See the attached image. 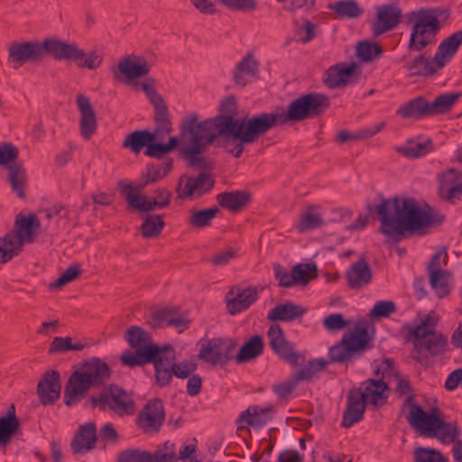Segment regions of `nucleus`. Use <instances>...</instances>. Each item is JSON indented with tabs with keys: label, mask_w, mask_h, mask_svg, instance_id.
Masks as SVG:
<instances>
[{
	"label": "nucleus",
	"mask_w": 462,
	"mask_h": 462,
	"mask_svg": "<svg viewBox=\"0 0 462 462\" xmlns=\"http://www.w3.org/2000/svg\"><path fill=\"white\" fill-rule=\"evenodd\" d=\"M46 55L56 60L75 62L80 69H97L103 61L97 51H92L87 54L76 42H63L57 38H45L42 42H14L8 48L7 60L13 69H17L26 62H40Z\"/></svg>",
	"instance_id": "f257e3e1"
},
{
	"label": "nucleus",
	"mask_w": 462,
	"mask_h": 462,
	"mask_svg": "<svg viewBox=\"0 0 462 462\" xmlns=\"http://www.w3.org/2000/svg\"><path fill=\"white\" fill-rule=\"evenodd\" d=\"M367 214L359 215L346 228L364 229L369 218L377 220L381 226L379 232L389 238L392 245L397 244L404 236V197L385 198L383 193L376 195L373 202L365 204Z\"/></svg>",
	"instance_id": "f03ea898"
},
{
	"label": "nucleus",
	"mask_w": 462,
	"mask_h": 462,
	"mask_svg": "<svg viewBox=\"0 0 462 462\" xmlns=\"http://www.w3.org/2000/svg\"><path fill=\"white\" fill-rule=\"evenodd\" d=\"M406 407L409 408L406 419L420 436L436 438L442 443L455 442L460 436L459 429L445 420L444 413L439 407L434 406L426 411L415 402L413 389L407 380Z\"/></svg>",
	"instance_id": "7ed1b4c3"
},
{
	"label": "nucleus",
	"mask_w": 462,
	"mask_h": 462,
	"mask_svg": "<svg viewBox=\"0 0 462 462\" xmlns=\"http://www.w3.org/2000/svg\"><path fill=\"white\" fill-rule=\"evenodd\" d=\"M64 390V403L76 405L90 388L100 387L111 376L109 365L98 357L83 360L74 365Z\"/></svg>",
	"instance_id": "20e7f679"
},
{
	"label": "nucleus",
	"mask_w": 462,
	"mask_h": 462,
	"mask_svg": "<svg viewBox=\"0 0 462 462\" xmlns=\"http://www.w3.org/2000/svg\"><path fill=\"white\" fill-rule=\"evenodd\" d=\"M375 328L365 319H357L352 330L328 348V360L335 364H354L365 352L374 348Z\"/></svg>",
	"instance_id": "39448f33"
},
{
	"label": "nucleus",
	"mask_w": 462,
	"mask_h": 462,
	"mask_svg": "<svg viewBox=\"0 0 462 462\" xmlns=\"http://www.w3.org/2000/svg\"><path fill=\"white\" fill-rule=\"evenodd\" d=\"M449 16V8L429 7L410 12L407 20L412 23L410 35L411 51H420L432 46L440 30L439 18L447 20Z\"/></svg>",
	"instance_id": "423d86ee"
},
{
	"label": "nucleus",
	"mask_w": 462,
	"mask_h": 462,
	"mask_svg": "<svg viewBox=\"0 0 462 462\" xmlns=\"http://www.w3.org/2000/svg\"><path fill=\"white\" fill-rule=\"evenodd\" d=\"M437 319L434 316L427 314L420 319V324L413 328L406 325L409 328L406 334V341L412 339L413 349L411 356L419 362L427 359L429 356H435L441 354L448 346L447 337L434 330Z\"/></svg>",
	"instance_id": "0eeeda50"
},
{
	"label": "nucleus",
	"mask_w": 462,
	"mask_h": 462,
	"mask_svg": "<svg viewBox=\"0 0 462 462\" xmlns=\"http://www.w3.org/2000/svg\"><path fill=\"white\" fill-rule=\"evenodd\" d=\"M125 339L135 349V352L125 351L121 356L122 364L129 367L152 364L163 350L171 349L168 344L160 346L153 343L150 333L138 326H130L125 331Z\"/></svg>",
	"instance_id": "6e6552de"
},
{
	"label": "nucleus",
	"mask_w": 462,
	"mask_h": 462,
	"mask_svg": "<svg viewBox=\"0 0 462 462\" xmlns=\"http://www.w3.org/2000/svg\"><path fill=\"white\" fill-rule=\"evenodd\" d=\"M330 106L329 97L318 92H310L292 100L286 111L280 113L283 125L314 119L322 116Z\"/></svg>",
	"instance_id": "1a4fd4ad"
},
{
	"label": "nucleus",
	"mask_w": 462,
	"mask_h": 462,
	"mask_svg": "<svg viewBox=\"0 0 462 462\" xmlns=\"http://www.w3.org/2000/svg\"><path fill=\"white\" fill-rule=\"evenodd\" d=\"M84 406L97 408L102 411H109L119 417L133 415L135 411V402L131 395L114 383L105 387L99 395L90 396Z\"/></svg>",
	"instance_id": "9d476101"
},
{
	"label": "nucleus",
	"mask_w": 462,
	"mask_h": 462,
	"mask_svg": "<svg viewBox=\"0 0 462 462\" xmlns=\"http://www.w3.org/2000/svg\"><path fill=\"white\" fill-rule=\"evenodd\" d=\"M283 125L280 113H259L252 116H245L237 121L229 120L228 126L236 131V135L247 142L255 143L270 129Z\"/></svg>",
	"instance_id": "9b49d317"
},
{
	"label": "nucleus",
	"mask_w": 462,
	"mask_h": 462,
	"mask_svg": "<svg viewBox=\"0 0 462 462\" xmlns=\"http://www.w3.org/2000/svg\"><path fill=\"white\" fill-rule=\"evenodd\" d=\"M444 220L445 216L433 212L428 204L422 208L413 198H406V235L426 236L430 228L439 226Z\"/></svg>",
	"instance_id": "f8f14e48"
},
{
	"label": "nucleus",
	"mask_w": 462,
	"mask_h": 462,
	"mask_svg": "<svg viewBox=\"0 0 462 462\" xmlns=\"http://www.w3.org/2000/svg\"><path fill=\"white\" fill-rule=\"evenodd\" d=\"M168 346L171 349L163 350V353L152 363L155 382L160 388L170 385L173 375L180 379H186L196 369V365L189 366L186 362L176 363L175 350L171 345L168 344Z\"/></svg>",
	"instance_id": "ddd939ff"
},
{
	"label": "nucleus",
	"mask_w": 462,
	"mask_h": 462,
	"mask_svg": "<svg viewBox=\"0 0 462 462\" xmlns=\"http://www.w3.org/2000/svg\"><path fill=\"white\" fill-rule=\"evenodd\" d=\"M19 150L12 143L0 144V165H8L9 181L13 191L21 199L25 198L24 184L26 181L25 170L22 164L15 162L18 158Z\"/></svg>",
	"instance_id": "4468645a"
},
{
	"label": "nucleus",
	"mask_w": 462,
	"mask_h": 462,
	"mask_svg": "<svg viewBox=\"0 0 462 462\" xmlns=\"http://www.w3.org/2000/svg\"><path fill=\"white\" fill-rule=\"evenodd\" d=\"M177 454L175 445L170 441H165L159 445L152 453L143 450L139 448H128L116 455V462H175Z\"/></svg>",
	"instance_id": "2eb2a0df"
},
{
	"label": "nucleus",
	"mask_w": 462,
	"mask_h": 462,
	"mask_svg": "<svg viewBox=\"0 0 462 462\" xmlns=\"http://www.w3.org/2000/svg\"><path fill=\"white\" fill-rule=\"evenodd\" d=\"M272 350L280 359L291 366H298L305 360L304 355L294 351L293 346L286 339L283 329L277 324H272L267 331Z\"/></svg>",
	"instance_id": "dca6fc26"
},
{
	"label": "nucleus",
	"mask_w": 462,
	"mask_h": 462,
	"mask_svg": "<svg viewBox=\"0 0 462 462\" xmlns=\"http://www.w3.org/2000/svg\"><path fill=\"white\" fill-rule=\"evenodd\" d=\"M165 420L163 402L160 398L150 400L136 417V426L145 434L157 433Z\"/></svg>",
	"instance_id": "f3484780"
},
{
	"label": "nucleus",
	"mask_w": 462,
	"mask_h": 462,
	"mask_svg": "<svg viewBox=\"0 0 462 462\" xmlns=\"http://www.w3.org/2000/svg\"><path fill=\"white\" fill-rule=\"evenodd\" d=\"M117 185L121 188V193L125 196L128 205L143 212V214H151V211L165 208L170 205L168 198L166 200H159L154 197L149 199L145 195H139L142 190H139V188H135L132 183L124 184V181L120 180Z\"/></svg>",
	"instance_id": "a211bd4d"
},
{
	"label": "nucleus",
	"mask_w": 462,
	"mask_h": 462,
	"mask_svg": "<svg viewBox=\"0 0 462 462\" xmlns=\"http://www.w3.org/2000/svg\"><path fill=\"white\" fill-rule=\"evenodd\" d=\"M356 393L363 397L362 400L368 405L379 408L386 403L390 386L388 381L383 379L369 378L364 381L360 387L353 388Z\"/></svg>",
	"instance_id": "6ab92c4d"
},
{
	"label": "nucleus",
	"mask_w": 462,
	"mask_h": 462,
	"mask_svg": "<svg viewBox=\"0 0 462 462\" xmlns=\"http://www.w3.org/2000/svg\"><path fill=\"white\" fill-rule=\"evenodd\" d=\"M357 69L356 62L337 63L324 72L323 82L328 88H341L348 83L356 82L360 75V70L356 72Z\"/></svg>",
	"instance_id": "aec40b11"
},
{
	"label": "nucleus",
	"mask_w": 462,
	"mask_h": 462,
	"mask_svg": "<svg viewBox=\"0 0 462 462\" xmlns=\"http://www.w3.org/2000/svg\"><path fill=\"white\" fill-rule=\"evenodd\" d=\"M375 9L376 15L371 25L374 38L396 27L402 17L401 8L393 4L377 5Z\"/></svg>",
	"instance_id": "412c9836"
},
{
	"label": "nucleus",
	"mask_w": 462,
	"mask_h": 462,
	"mask_svg": "<svg viewBox=\"0 0 462 462\" xmlns=\"http://www.w3.org/2000/svg\"><path fill=\"white\" fill-rule=\"evenodd\" d=\"M420 51H411L410 42L407 46L406 59L409 60L406 68L411 76L430 77L436 74V69L433 68L431 61V53L430 48Z\"/></svg>",
	"instance_id": "4be33fe9"
},
{
	"label": "nucleus",
	"mask_w": 462,
	"mask_h": 462,
	"mask_svg": "<svg viewBox=\"0 0 462 462\" xmlns=\"http://www.w3.org/2000/svg\"><path fill=\"white\" fill-rule=\"evenodd\" d=\"M60 374L56 370H48L42 375L37 385V393L43 405L55 403L60 397Z\"/></svg>",
	"instance_id": "5701e85b"
},
{
	"label": "nucleus",
	"mask_w": 462,
	"mask_h": 462,
	"mask_svg": "<svg viewBox=\"0 0 462 462\" xmlns=\"http://www.w3.org/2000/svg\"><path fill=\"white\" fill-rule=\"evenodd\" d=\"M151 66L143 56H133L122 59L117 65V69H113V77L115 79H121L124 75L126 79L134 80L149 74Z\"/></svg>",
	"instance_id": "b1692460"
},
{
	"label": "nucleus",
	"mask_w": 462,
	"mask_h": 462,
	"mask_svg": "<svg viewBox=\"0 0 462 462\" xmlns=\"http://www.w3.org/2000/svg\"><path fill=\"white\" fill-rule=\"evenodd\" d=\"M352 388L346 396V408L343 412L340 427L349 429L364 419L367 404Z\"/></svg>",
	"instance_id": "393cba45"
},
{
	"label": "nucleus",
	"mask_w": 462,
	"mask_h": 462,
	"mask_svg": "<svg viewBox=\"0 0 462 462\" xmlns=\"http://www.w3.org/2000/svg\"><path fill=\"white\" fill-rule=\"evenodd\" d=\"M259 63L252 53H247L233 70V81L236 86L245 88L258 79Z\"/></svg>",
	"instance_id": "a878e982"
},
{
	"label": "nucleus",
	"mask_w": 462,
	"mask_h": 462,
	"mask_svg": "<svg viewBox=\"0 0 462 462\" xmlns=\"http://www.w3.org/2000/svg\"><path fill=\"white\" fill-rule=\"evenodd\" d=\"M346 278L347 285L351 289L363 288L372 282V269L365 255H361L356 262L350 265L346 273Z\"/></svg>",
	"instance_id": "bb28decb"
},
{
	"label": "nucleus",
	"mask_w": 462,
	"mask_h": 462,
	"mask_svg": "<svg viewBox=\"0 0 462 462\" xmlns=\"http://www.w3.org/2000/svg\"><path fill=\"white\" fill-rule=\"evenodd\" d=\"M77 105L80 113L79 128L84 139L88 140L96 133L97 122L96 113L88 97L79 94Z\"/></svg>",
	"instance_id": "cd10ccee"
},
{
	"label": "nucleus",
	"mask_w": 462,
	"mask_h": 462,
	"mask_svg": "<svg viewBox=\"0 0 462 462\" xmlns=\"http://www.w3.org/2000/svg\"><path fill=\"white\" fill-rule=\"evenodd\" d=\"M97 440V427L94 422L81 425L70 441V448L74 454H86L95 448Z\"/></svg>",
	"instance_id": "c85d7f7f"
},
{
	"label": "nucleus",
	"mask_w": 462,
	"mask_h": 462,
	"mask_svg": "<svg viewBox=\"0 0 462 462\" xmlns=\"http://www.w3.org/2000/svg\"><path fill=\"white\" fill-rule=\"evenodd\" d=\"M199 116L196 113H190L181 119L180 126L181 141H185L188 137V133L195 132L199 134L206 133H215L218 121L217 116L199 122Z\"/></svg>",
	"instance_id": "c756f323"
},
{
	"label": "nucleus",
	"mask_w": 462,
	"mask_h": 462,
	"mask_svg": "<svg viewBox=\"0 0 462 462\" xmlns=\"http://www.w3.org/2000/svg\"><path fill=\"white\" fill-rule=\"evenodd\" d=\"M374 374L379 376L377 379L388 381L389 384L393 380H397L396 392L402 396L404 394V377L395 367V362L393 358L384 357L382 360L374 361Z\"/></svg>",
	"instance_id": "7c9ffc66"
},
{
	"label": "nucleus",
	"mask_w": 462,
	"mask_h": 462,
	"mask_svg": "<svg viewBox=\"0 0 462 462\" xmlns=\"http://www.w3.org/2000/svg\"><path fill=\"white\" fill-rule=\"evenodd\" d=\"M217 200L223 208L237 213L251 203L252 197L246 190H232L219 193Z\"/></svg>",
	"instance_id": "2f4dec72"
},
{
	"label": "nucleus",
	"mask_w": 462,
	"mask_h": 462,
	"mask_svg": "<svg viewBox=\"0 0 462 462\" xmlns=\"http://www.w3.org/2000/svg\"><path fill=\"white\" fill-rule=\"evenodd\" d=\"M259 298V291L254 286L239 290L236 296L227 300V308L232 315L246 310Z\"/></svg>",
	"instance_id": "473e14b6"
},
{
	"label": "nucleus",
	"mask_w": 462,
	"mask_h": 462,
	"mask_svg": "<svg viewBox=\"0 0 462 462\" xmlns=\"http://www.w3.org/2000/svg\"><path fill=\"white\" fill-rule=\"evenodd\" d=\"M264 342L260 335H254L246 340L236 354L237 365L245 364L256 359L263 353Z\"/></svg>",
	"instance_id": "72a5a7b5"
},
{
	"label": "nucleus",
	"mask_w": 462,
	"mask_h": 462,
	"mask_svg": "<svg viewBox=\"0 0 462 462\" xmlns=\"http://www.w3.org/2000/svg\"><path fill=\"white\" fill-rule=\"evenodd\" d=\"M173 169V160L171 158L161 164L148 163L146 165V173L143 174V180L140 182L135 188L143 190L149 184L155 183L162 179L165 178Z\"/></svg>",
	"instance_id": "f704fd0d"
},
{
	"label": "nucleus",
	"mask_w": 462,
	"mask_h": 462,
	"mask_svg": "<svg viewBox=\"0 0 462 462\" xmlns=\"http://www.w3.org/2000/svg\"><path fill=\"white\" fill-rule=\"evenodd\" d=\"M307 310L291 301L278 304L268 313V319L272 321H291L306 313Z\"/></svg>",
	"instance_id": "c9c22d12"
},
{
	"label": "nucleus",
	"mask_w": 462,
	"mask_h": 462,
	"mask_svg": "<svg viewBox=\"0 0 462 462\" xmlns=\"http://www.w3.org/2000/svg\"><path fill=\"white\" fill-rule=\"evenodd\" d=\"M215 180L208 172H200L197 177H189L183 193L185 197L192 196L195 191L198 197L208 193L214 187Z\"/></svg>",
	"instance_id": "e433bc0d"
},
{
	"label": "nucleus",
	"mask_w": 462,
	"mask_h": 462,
	"mask_svg": "<svg viewBox=\"0 0 462 462\" xmlns=\"http://www.w3.org/2000/svg\"><path fill=\"white\" fill-rule=\"evenodd\" d=\"M140 232L143 238L153 239L161 236L164 226V215L141 214Z\"/></svg>",
	"instance_id": "4c0bfd02"
},
{
	"label": "nucleus",
	"mask_w": 462,
	"mask_h": 462,
	"mask_svg": "<svg viewBox=\"0 0 462 462\" xmlns=\"http://www.w3.org/2000/svg\"><path fill=\"white\" fill-rule=\"evenodd\" d=\"M274 411L273 406L260 408L259 406H250L240 414V419L245 420L247 425L252 427H263L267 422L273 420L272 412Z\"/></svg>",
	"instance_id": "58836bf2"
},
{
	"label": "nucleus",
	"mask_w": 462,
	"mask_h": 462,
	"mask_svg": "<svg viewBox=\"0 0 462 462\" xmlns=\"http://www.w3.org/2000/svg\"><path fill=\"white\" fill-rule=\"evenodd\" d=\"M14 226L25 243H32L40 227V221L34 214L24 217L17 215Z\"/></svg>",
	"instance_id": "ea45409f"
},
{
	"label": "nucleus",
	"mask_w": 462,
	"mask_h": 462,
	"mask_svg": "<svg viewBox=\"0 0 462 462\" xmlns=\"http://www.w3.org/2000/svg\"><path fill=\"white\" fill-rule=\"evenodd\" d=\"M153 108L155 127L153 131H152V134H154V136L159 137L160 140H163L166 134H171L173 131L168 106L167 104L164 103Z\"/></svg>",
	"instance_id": "a19ab883"
},
{
	"label": "nucleus",
	"mask_w": 462,
	"mask_h": 462,
	"mask_svg": "<svg viewBox=\"0 0 462 462\" xmlns=\"http://www.w3.org/2000/svg\"><path fill=\"white\" fill-rule=\"evenodd\" d=\"M153 134L152 131L135 130L128 134L123 141L122 146L130 149L134 153H139L143 148L147 149L150 141L152 140Z\"/></svg>",
	"instance_id": "79ce46f5"
},
{
	"label": "nucleus",
	"mask_w": 462,
	"mask_h": 462,
	"mask_svg": "<svg viewBox=\"0 0 462 462\" xmlns=\"http://www.w3.org/2000/svg\"><path fill=\"white\" fill-rule=\"evenodd\" d=\"M17 434H21L19 419H12L9 415L0 416V447L6 448Z\"/></svg>",
	"instance_id": "37998d69"
},
{
	"label": "nucleus",
	"mask_w": 462,
	"mask_h": 462,
	"mask_svg": "<svg viewBox=\"0 0 462 462\" xmlns=\"http://www.w3.org/2000/svg\"><path fill=\"white\" fill-rule=\"evenodd\" d=\"M450 276L448 271H434L429 275L430 285L439 299H443L451 292Z\"/></svg>",
	"instance_id": "c03bdc74"
},
{
	"label": "nucleus",
	"mask_w": 462,
	"mask_h": 462,
	"mask_svg": "<svg viewBox=\"0 0 462 462\" xmlns=\"http://www.w3.org/2000/svg\"><path fill=\"white\" fill-rule=\"evenodd\" d=\"M226 134V139H221V145L226 149L235 158H240L244 152L245 144L252 143L236 135V131L226 125L221 132Z\"/></svg>",
	"instance_id": "a18cd8bd"
},
{
	"label": "nucleus",
	"mask_w": 462,
	"mask_h": 462,
	"mask_svg": "<svg viewBox=\"0 0 462 462\" xmlns=\"http://www.w3.org/2000/svg\"><path fill=\"white\" fill-rule=\"evenodd\" d=\"M461 96V92H448L437 96L430 102V116L443 115L450 111Z\"/></svg>",
	"instance_id": "49530a36"
},
{
	"label": "nucleus",
	"mask_w": 462,
	"mask_h": 462,
	"mask_svg": "<svg viewBox=\"0 0 462 462\" xmlns=\"http://www.w3.org/2000/svg\"><path fill=\"white\" fill-rule=\"evenodd\" d=\"M220 337L208 339L207 344L201 346L199 353V358L213 366H221V348Z\"/></svg>",
	"instance_id": "de8ad7c7"
},
{
	"label": "nucleus",
	"mask_w": 462,
	"mask_h": 462,
	"mask_svg": "<svg viewBox=\"0 0 462 462\" xmlns=\"http://www.w3.org/2000/svg\"><path fill=\"white\" fill-rule=\"evenodd\" d=\"M219 212L220 209L217 206L200 210H191L188 224L199 229L210 226L212 220Z\"/></svg>",
	"instance_id": "09e8293b"
},
{
	"label": "nucleus",
	"mask_w": 462,
	"mask_h": 462,
	"mask_svg": "<svg viewBox=\"0 0 462 462\" xmlns=\"http://www.w3.org/2000/svg\"><path fill=\"white\" fill-rule=\"evenodd\" d=\"M328 8L333 10L339 18L355 19L364 13V9L355 0H340L329 4Z\"/></svg>",
	"instance_id": "8fccbe9b"
},
{
	"label": "nucleus",
	"mask_w": 462,
	"mask_h": 462,
	"mask_svg": "<svg viewBox=\"0 0 462 462\" xmlns=\"http://www.w3.org/2000/svg\"><path fill=\"white\" fill-rule=\"evenodd\" d=\"M430 102L422 97H417L406 102V117L420 120L430 117Z\"/></svg>",
	"instance_id": "3c124183"
},
{
	"label": "nucleus",
	"mask_w": 462,
	"mask_h": 462,
	"mask_svg": "<svg viewBox=\"0 0 462 462\" xmlns=\"http://www.w3.org/2000/svg\"><path fill=\"white\" fill-rule=\"evenodd\" d=\"M384 125H385V123L381 122V123L374 125L373 126H370L368 128L359 129L354 133H349V132L344 130L337 134V135L336 137V141L338 143H344L349 140H365L367 138H371L374 135H375L376 134H378L380 131H382L383 128L384 127Z\"/></svg>",
	"instance_id": "603ef678"
},
{
	"label": "nucleus",
	"mask_w": 462,
	"mask_h": 462,
	"mask_svg": "<svg viewBox=\"0 0 462 462\" xmlns=\"http://www.w3.org/2000/svg\"><path fill=\"white\" fill-rule=\"evenodd\" d=\"M294 285H307L311 280L318 277V266L314 263H297L292 269Z\"/></svg>",
	"instance_id": "864d4df0"
},
{
	"label": "nucleus",
	"mask_w": 462,
	"mask_h": 462,
	"mask_svg": "<svg viewBox=\"0 0 462 462\" xmlns=\"http://www.w3.org/2000/svg\"><path fill=\"white\" fill-rule=\"evenodd\" d=\"M236 110L237 102L234 95H229L221 101L219 106L220 113L217 116V120L222 125V130L228 125L230 119L231 121H237V118L235 117Z\"/></svg>",
	"instance_id": "5fc2aeb1"
},
{
	"label": "nucleus",
	"mask_w": 462,
	"mask_h": 462,
	"mask_svg": "<svg viewBox=\"0 0 462 462\" xmlns=\"http://www.w3.org/2000/svg\"><path fill=\"white\" fill-rule=\"evenodd\" d=\"M383 50L381 45L369 41H360L356 48V54L362 62H371L379 58Z\"/></svg>",
	"instance_id": "6e6d98bb"
},
{
	"label": "nucleus",
	"mask_w": 462,
	"mask_h": 462,
	"mask_svg": "<svg viewBox=\"0 0 462 462\" xmlns=\"http://www.w3.org/2000/svg\"><path fill=\"white\" fill-rule=\"evenodd\" d=\"M328 363L324 358L311 359L300 370L295 373L292 377L298 383L300 381H311L318 372L322 371L327 366Z\"/></svg>",
	"instance_id": "4d7b16f0"
},
{
	"label": "nucleus",
	"mask_w": 462,
	"mask_h": 462,
	"mask_svg": "<svg viewBox=\"0 0 462 462\" xmlns=\"http://www.w3.org/2000/svg\"><path fill=\"white\" fill-rule=\"evenodd\" d=\"M434 150V144L430 138L422 141H406V157L418 159L426 156Z\"/></svg>",
	"instance_id": "13d9d810"
},
{
	"label": "nucleus",
	"mask_w": 462,
	"mask_h": 462,
	"mask_svg": "<svg viewBox=\"0 0 462 462\" xmlns=\"http://www.w3.org/2000/svg\"><path fill=\"white\" fill-rule=\"evenodd\" d=\"M81 275V265L74 263L70 264L61 275L50 283L51 290H58L64 285L75 281Z\"/></svg>",
	"instance_id": "bf43d9fd"
},
{
	"label": "nucleus",
	"mask_w": 462,
	"mask_h": 462,
	"mask_svg": "<svg viewBox=\"0 0 462 462\" xmlns=\"http://www.w3.org/2000/svg\"><path fill=\"white\" fill-rule=\"evenodd\" d=\"M414 462H448L442 453L433 448L419 447L414 452Z\"/></svg>",
	"instance_id": "052dcab7"
},
{
	"label": "nucleus",
	"mask_w": 462,
	"mask_h": 462,
	"mask_svg": "<svg viewBox=\"0 0 462 462\" xmlns=\"http://www.w3.org/2000/svg\"><path fill=\"white\" fill-rule=\"evenodd\" d=\"M179 313L177 309L163 308L155 312L151 316V325L152 328H165L171 323V319H173Z\"/></svg>",
	"instance_id": "680f3d73"
},
{
	"label": "nucleus",
	"mask_w": 462,
	"mask_h": 462,
	"mask_svg": "<svg viewBox=\"0 0 462 462\" xmlns=\"http://www.w3.org/2000/svg\"><path fill=\"white\" fill-rule=\"evenodd\" d=\"M188 136H189V141L190 145L180 151L181 155L184 158L199 155L206 148L203 143L204 134H199L198 133L191 132L188 133Z\"/></svg>",
	"instance_id": "e2e57ef3"
},
{
	"label": "nucleus",
	"mask_w": 462,
	"mask_h": 462,
	"mask_svg": "<svg viewBox=\"0 0 462 462\" xmlns=\"http://www.w3.org/2000/svg\"><path fill=\"white\" fill-rule=\"evenodd\" d=\"M396 311L395 303L392 300H378L369 311L372 319L388 318Z\"/></svg>",
	"instance_id": "0e129e2a"
},
{
	"label": "nucleus",
	"mask_w": 462,
	"mask_h": 462,
	"mask_svg": "<svg viewBox=\"0 0 462 462\" xmlns=\"http://www.w3.org/2000/svg\"><path fill=\"white\" fill-rule=\"evenodd\" d=\"M324 220L319 213H311L307 211L300 217L297 229L300 233L306 230H313L324 226Z\"/></svg>",
	"instance_id": "69168bd1"
},
{
	"label": "nucleus",
	"mask_w": 462,
	"mask_h": 462,
	"mask_svg": "<svg viewBox=\"0 0 462 462\" xmlns=\"http://www.w3.org/2000/svg\"><path fill=\"white\" fill-rule=\"evenodd\" d=\"M220 348H221V367L227 365L231 360L236 361L235 351L237 346V341L235 338L230 337H220Z\"/></svg>",
	"instance_id": "338daca9"
},
{
	"label": "nucleus",
	"mask_w": 462,
	"mask_h": 462,
	"mask_svg": "<svg viewBox=\"0 0 462 462\" xmlns=\"http://www.w3.org/2000/svg\"><path fill=\"white\" fill-rule=\"evenodd\" d=\"M438 193L442 200L454 205L462 199V181L459 185L438 187Z\"/></svg>",
	"instance_id": "774afa93"
}]
</instances>
